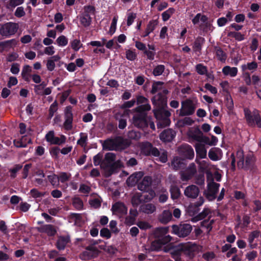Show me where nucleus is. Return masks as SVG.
Returning <instances> with one entry per match:
<instances>
[{"label": "nucleus", "mask_w": 261, "mask_h": 261, "mask_svg": "<svg viewBox=\"0 0 261 261\" xmlns=\"http://www.w3.org/2000/svg\"><path fill=\"white\" fill-rule=\"evenodd\" d=\"M227 36L230 37H233L238 41H241L245 39L244 35L241 34L240 32H229Z\"/></svg>", "instance_id": "3c124183"}, {"label": "nucleus", "mask_w": 261, "mask_h": 261, "mask_svg": "<svg viewBox=\"0 0 261 261\" xmlns=\"http://www.w3.org/2000/svg\"><path fill=\"white\" fill-rule=\"evenodd\" d=\"M204 42L205 39L203 37L201 36L197 37L193 44L192 48L194 52L200 53L202 46Z\"/></svg>", "instance_id": "b1692460"}, {"label": "nucleus", "mask_w": 261, "mask_h": 261, "mask_svg": "<svg viewBox=\"0 0 261 261\" xmlns=\"http://www.w3.org/2000/svg\"><path fill=\"white\" fill-rule=\"evenodd\" d=\"M165 69V66L164 65H158L154 67L152 73L154 76H158L163 74Z\"/></svg>", "instance_id": "8fccbe9b"}, {"label": "nucleus", "mask_w": 261, "mask_h": 261, "mask_svg": "<svg viewBox=\"0 0 261 261\" xmlns=\"http://www.w3.org/2000/svg\"><path fill=\"white\" fill-rule=\"evenodd\" d=\"M171 198L173 200H177L180 198L181 193L179 188L177 186H171L170 189Z\"/></svg>", "instance_id": "e433bc0d"}, {"label": "nucleus", "mask_w": 261, "mask_h": 261, "mask_svg": "<svg viewBox=\"0 0 261 261\" xmlns=\"http://www.w3.org/2000/svg\"><path fill=\"white\" fill-rule=\"evenodd\" d=\"M123 167V163L120 160H117L112 164L106 165V176L109 177L114 173H117L119 169Z\"/></svg>", "instance_id": "4468645a"}, {"label": "nucleus", "mask_w": 261, "mask_h": 261, "mask_svg": "<svg viewBox=\"0 0 261 261\" xmlns=\"http://www.w3.org/2000/svg\"><path fill=\"white\" fill-rule=\"evenodd\" d=\"M195 150L197 156H199L200 159L206 158V150L202 145L200 144H196L195 145Z\"/></svg>", "instance_id": "f704fd0d"}, {"label": "nucleus", "mask_w": 261, "mask_h": 261, "mask_svg": "<svg viewBox=\"0 0 261 261\" xmlns=\"http://www.w3.org/2000/svg\"><path fill=\"white\" fill-rule=\"evenodd\" d=\"M170 242V239L169 237H166L162 240L155 239L153 241L150 247L148 248L149 252L151 251H160L163 250L164 246Z\"/></svg>", "instance_id": "1a4fd4ad"}, {"label": "nucleus", "mask_w": 261, "mask_h": 261, "mask_svg": "<svg viewBox=\"0 0 261 261\" xmlns=\"http://www.w3.org/2000/svg\"><path fill=\"white\" fill-rule=\"evenodd\" d=\"M163 251L165 252H169L175 261H182L180 256L183 254L182 243L178 245L169 244L164 247Z\"/></svg>", "instance_id": "39448f33"}, {"label": "nucleus", "mask_w": 261, "mask_h": 261, "mask_svg": "<svg viewBox=\"0 0 261 261\" xmlns=\"http://www.w3.org/2000/svg\"><path fill=\"white\" fill-rule=\"evenodd\" d=\"M255 157L252 154H248L245 158V170H252L255 163Z\"/></svg>", "instance_id": "c756f323"}, {"label": "nucleus", "mask_w": 261, "mask_h": 261, "mask_svg": "<svg viewBox=\"0 0 261 261\" xmlns=\"http://www.w3.org/2000/svg\"><path fill=\"white\" fill-rule=\"evenodd\" d=\"M257 67V63L255 61H252L251 62L248 63L246 64L242 65L241 68L243 72H245L247 70H248L253 72L254 71L256 70Z\"/></svg>", "instance_id": "473e14b6"}, {"label": "nucleus", "mask_w": 261, "mask_h": 261, "mask_svg": "<svg viewBox=\"0 0 261 261\" xmlns=\"http://www.w3.org/2000/svg\"><path fill=\"white\" fill-rule=\"evenodd\" d=\"M132 121L134 126L139 128L143 129L148 126V117L147 115L136 113L133 117Z\"/></svg>", "instance_id": "6e6552de"}, {"label": "nucleus", "mask_w": 261, "mask_h": 261, "mask_svg": "<svg viewBox=\"0 0 261 261\" xmlns=\"http://www.w3.org/2000/svg\"><path fill=\"white\" fill-rule=\"evenodd\" d=\"M155 210L156 207L152 203L143 204L140 206V211L147 214H151Z\"/></svg>", "instance_id": "c85d7f7f"}, {"label": "nucleus", "mask_w": 261, "mask_h": 261, "mask_svg": "<svg viewBox=\"0 0 261 261\" xmlns=\"http://www.w3.org/2000/svg\"><path fill=\"white\" fill-rule=\"evenodd\" d=\"M146 192H148V193L142 194V200L143 202L150 201L155 196V192L153 190H149V191Z\"/></svg>", "instance_id": "a18cd8bd"}, {"label": "nucleus", "mask_w": 261, "mask_h": 261, "mask_svg": "<svg viewBox=\"0 0 261 261\" xmlns=\"http://www.w3.org/2000/svg\"><path fill=\"white\" fill-rule=\"evenodd\" d=\"M238 72V68L234 67L225 66L222 68V73L226 76L229 75L231 77H234L237 75Z\"/></svg>", "instance_id": "cd10ccee"}, {"label": "nucleus", "mask_w": 261, "mask_h": 261, "mask_svg": "<svg viewBox=\"0 0 261 261\" xmlns=\"http://www.w3.org/2000/svg\"><path fill=\"white\" fill-rule=\"evenodd\" d=\"M178 150L180 156L184 159L192 160L194 157V151L192 146L188 144H184L180 145Z\"/></svg>", "instance_id": "9d476101"}, {"label": "nucleus", "mask_w": 261, "mask_h": 261, "mask_svg": "<svg viewBox=\"0 0 261 261\" xmlns=\"http://www.w3.org/2000/svg\"><path fill=\"white\" fill-rule=\"evenodd\" d=\"M130 145L129 141L122 137L117 136L113 139H108L104 142L103 147L109 150L124 149Z\"/></svg>", "instance_id": "f257e3e1"}, {"label": "nucleus", "mask_w": 261, "mask_h": 261, "mask_svg": "<svg viewBox=\"0 0 261 261\" xmlns=\"http://www.w3.org/2000/svg\"><path fill=\"white\" fill-rule=\"evenodd\" d=\"M183 248V254L192 259L199 252V247L195 243L188 242L182 243Z\"/></svg>", "instance_id": "0eeeda50"}, {"label": "nucleus", "mask_w": 261, "mask_h": 261, "mask_svg": "<svg viewBox=\"0 0 261 261\" xmlns=\"http://www.w3.org/2000/svg\"><path fill=\"white\" fill-rule=\"evenodd\" d=\"M48 179L54 187H58L59 185L58 176L53 174L47 176Z\"/></svg>", "instance_id": "4d7b16f0"}, {"label": "nucleus", "mask_w": 261, "mask_h": 261, "mask_svg": "<svg viewBox=\"0 0 261 261\" xmlns=\"http://www.w3.org/2000/svg\"><path fill=\"white\" fill-rule=\"evenodd\" d=\"M126 58L127 60L133 61L136 59L137 54L131 49H127L126 51Z\"/></svg>", "instance_id": "338daca9"}, {"label": "nucleus", "mask_w": 261, "mask_h": 261, "mask_svg": "<svg viewBox=\"0 0 261 261\" xmlns=\"http://www.w3.org/2000/svg\"><path fill=\"white\" fill-rule=\"evenodd\" d=\"M130 216L126 218L125 221L127 223L133 224L135 220V218L138 216V213L137 209L130 208L129 210Z\"/></svg>", "instance_id": "79ce46f5"}, {"label": "nucleus", "mask_w": 261, "mask_h": 261, "mask_svg": "<svg viewBox=\"0 0 261 261\" xmlns=\"http://www.w3.org/2000/svg\"><path fill=\"white\" fill-rule=\"evenodd\" d=\"M64 118L65 121L63 123L64 129L66 130H71L73 127V114L71 106H68L66 107L64 111Z\"/></svg>", "instance_id": "f8f14e48"}, {"label": "nucleus", "mask_w": 261, "mask_h": 261, "mask_svg": "<svg viewBox=\"0 0 261 261\" xmlns=\"http://www.w3.org/2000/svg\"><path fill=\"white\" fill-rule=\"evenodd\" d=\"M100 236L102 237L109 239L111 237V232L110 230L106 227L102 228L100 231Z\"/></svg>", "instance_id": "69168bd1"}, {"label": "nucleus", "mask_w": 261, "mask_h": 261, "mask_svg": "<svg viewBox=\"0 0 261 261\" xmlns=\"http://www.w3.org/2000/svg\"><path fill=\"white\" fill-rule=\"evenodd\" d=\"M195 69L196 72L200 75H205L207 72V67L201 63L196 65Z\"/></svg>", "instance_id": "864d4df0"}, {"label": "nucleus", "mask_w": 261, "mask_h": 261, "mask_svg": "<svg viewBox=\"0 0 261 261\" xmlns=\"http://www.w3.org/2000/svg\"><path fill=\"white\" fill-rule=\"evenodd\" d=\"M58 102L56 100L50 106L49 108V114H48V117L49 118H51L55 113L57 112L58 110Z\"/></svg>", "instance_id": "bf43d9fd"}, {"label": "nucleus", "mask_w": 261, "mask_h": 261, "mask_svg": "<svg viewBox=\"0 0 261 261\" xmlns=\"http://www.w3.org/2000/svg\"><path fill=\"white\" fill-rule=\"evenodd\" d=\"M211 212L210 210L208 208L205 207L202 212L200 213L194 219H196V221H199L205 218Z\"/></svg>", "instance_id": "6e6d98bb"}, {"label": "nucleus", "mask_w": 261, "mask_h": 261, "mask_svg": "<svg viewBox=\"0 0 261 261\" xmlns=\"http://www.w3.org/2000/svg\"><path fill=\"white\" fill-rule=\"evenodd\" d=\"M111 210L113 213L125 215L127 214V208L123 202H116L113 204Z\"/></svg>", "instance_id": "4be33fe9"}, {"label": "nucleus", "mask_w": 261, "mask_h": 261, "mask_svg": "<svg viewBox=\"0 0 261 261\" xmlns=\"http://www.w3.org/2000/svg\"><path fill=\"white\" fill-rule=\"evenodd\" d=\"M24 2V0H9L6 5V8L8 9H12L22 4Z\"/></svg>", "instance_id": "de8ad7c7"}, {"label": "nucleus", "mask_w": 261, "mask_h": 261, "mask_svg": "<svg viewBox=\"0 0 261 261\" xmlns=\"http://www.w3.org/2000/svg\"><path fill=\"white\" fill-rule=\"evenodd\" d=\"M99 254L92 252L84 251L81 254V258L83 260H90L98 256Z\"/></svg>", "instance_id": "a19ab883"}, {"label": "nucleus", "mask_w": 261, "mask_h": 261, "mask_svg": "<svg viewBox=\"0 0 261 261\" xmlns=\"http://www.w3.org/2000/svg\"><path fill=\"white\" fill-rule=\"evenodd\" d=\"M175 10L173 8H169L167 10L164 11L162 14V19L164 21H167L171 17V15L174 13Z\"/></svg>", "instance_id": "09e8293b"}, {"label": "nucleus", "mask_w": 261, "mask_h": 261, "mask_svg": "<svg viewBox=\"0 0 261 261\" xmlns=\"http://www.w3.org/2000/svg\"><path fill=\"white\" fill-rule=\"evenodd\" d=\"M160 120L157 124L158 127H160L162 128L165 127L167 126H169L170 124V120L169 118H160Z\"/></svg>", "instance_id": "0e129e2a"}, {"label": "nucleus", "mask_w": 261, "mask_h": 261, "mask_svg": "<svg viewBox=\"0 0 261 261\" xmlns=\"http://www.w3.org/2000/svg\"><path fill=\"white\" fill-rule=\"evenodd\" d=\"M153 111L154 115L156 118H169L171 115L170 112L165 110V108L154 109Z\"/></svg>", "instance_id": "393cba45"}, {"label": "nucleus", "mask_w": 261, "mask_h": 261, "mask_svg": "<svg viewBox=\"0 0 261 261\" xmlns=\"http://www.w3.org/2000/svg\"><path fill=\"white\" fill-rule=\"evenodd\" d=\"M140 173L136 172L130 176H129L127 180L126 183L128 186H134L138 181L139 178L141 177L140 176Z\"/></svg>", "instance_id": "c9c22d12"}, {"label": "nucleus", "mask_w": 261, "mask_h": 261, "mask_svg": "<svg viewBox=\"0 0 261 261\" xmlns=\"http://www.w3.org/2000/svg\"><path fill=\"white\" fill-rule=\"evenodd\" d=\"M18 41L16 39H12L9 40L0 42V46H2L4 50H7L15 46Z\"/></svg>", "instance_id": "7c9ffc66"}, {"label": "nucleus", "mask_w": 261, "mask_h": 261, "mask_svg": "<svg viewBox=\"0 0 261 261\" xmlns=\"http://www.w3.org/2000/svg\"><path fill=\"white\" fill-rule=\"evenodd\" d=\"M151 110V106L149 103H147L143 105H138V107L135 108L134 111L136 114H141L144 115H147V112Z\"/></svg>", "instance_id": "bb28decb"}, {"label": "nucleus", "mask_w": 261, "mask_h": 261, "mask_svg": "<svg viewBox=\"0 0 261 261\" xmlns=\"http://www.w3.org/2000/svg\"><path fill=\"white\" fill-rule=\"evenodd\" d=\"M66 139V137L63 135H62L60 138L55 136L51 144L60 145L65 142Z\"/></svg>", "instance_id": "13d9d810"}, {"label": "nucleus", "mask_w": 261, "mask_h": 261, "mask_svg": "<svg viewBox=\"0 0 261 261\" xmlns=\"http://www.w3.org/2000/svg\"><path fill=\"white\" fill-rule=\"evenodd\" d=\"M169 93V90L164 88L151 98L152 103L155 109L167 107V95Z\"/></svg>", "instance_id": "7ed1b4c3"}, {"label": "nucleus", "mask_w": 261, "mask_h": 261, "mask_svg": "<svg viewBox=\"0 0 261 261\" xmlns=\"http://www.w3.org/2000/svg\"><path fill=\"white\" fill-rule=\"evenodd\" d=\"M18 28V24L13 22L0 24V35L5 38L10 37L16 33Z\"/></svg>", "instance_id": "20e7f679"}, {"label": "nucleus", "mask_w": 261, "mask_h": 261, "mask_svg": "<svg viewBox=\"0 0 261 261\" xmlns=\"http://www.w3.org/2000/svg\"><path fill=\"white\" fill-rule=\"evenodd\" d=\"M158 21L157 20L152 19L150 20L146 27V30L150 33L152 32L155 29L156 26L158 25Z\"/></svg>", "instance_id": "052dcab7"}, {"label": "nucleus", "mask_w": 261, "mask_h": 261, "mask_svg": "<svg viewBox=\"0 0 261 261\" xmlns=\"http://www.w3.org/2000/svg\"><path fill=\"white\" fill-rule=\"evenodd\" d=\"M116 159V154L112 152H108L105 154V160L106 162V165H109L114 162Z\"/></svg>", "instance_id": "5fc2aeb1"}, {"label": "nucleus", "mask_w": 261, "mask_h": 261, "mask_svg": "<svg viewBox=\"0 0 261 261\" xmlns=\"http://www.w3.org/2000/svg\"><path fill=\"white\" fill-rule=\"evenodd\" d=\"M245 118L248 125L250 127L261 128V116L259 111L254 109L251 112L248 108L244 109Z\"/></svg>", "instance_id": "f03ea898"}, {"label": "nucleus", "mask_w": 261, "mask_h": 261, "mask_svg": "<svg viewBox=\"0 0 261 261\" xmlns=\"http://www.w3.org/2000/svg\"><path fill=\"white\" fill-rule=\"evenodd\" d=\"M187 164L186 160L177 156L174 158L171 162V165L175 170L185 169L186 168Z\"/></svg>", "instance_id": "412c9836"}, {"label": "nucleus", "mask_w": 261, "mask_h": 261, "mask_svg": "<svg viewBox=\"0 0 261 261\" xmlns=\"http://www.w3.org/2000/svg\"><path fill=\"white\" fill-rule=\"evenodd\" d=\"M95 12V8L93 6L87 5L84 7V12L83 14H86L87 15H90V14H94Z\"/></svg>", "instance_id": "680f3d73"}, {"label": "nucleus", "mask_w": 261, "mask_h": 261, "mask_svg": "<svg viewBox=\"0 0 261 261\" xmlns=\"http://www.w3.org/2000/svg\"><path fill=\"white\" fill-rule=\"evenodd\" d=\"M203 136L202 131L198 127L194 128L192 132L190 137L194 140L199 142Z\"/></svg>", "instance_id": "37998d69"}, {"label": "nucleus", "mask_w": 261, "mask_h": 261, "mask_svg": "<svg viewBox=\"0 0 261 261\" xmlns=\"http://www.w3.org/2000/svg\"><path fill=\"white\" fill-rule=\"evenodd\" d=\"M152 179L151 176H145L142 180L138 183V189L141 191H148L151 189Z\"/></svg>", "instance_id": "2eb2a0df"}, {"label": "nucleus", "mask_w": 261, "mask_h": 261, "mask_svg": "<svg viewBox=\"0 0 261 261\" xmlns=\"http://www.w3.org/2000/svg\"><path fill=\"white\" fill-rule=\"evenodd\" d=\"M70 242V237L69 235L60 236L58 237L56 243V247L59 250H64L67 244Z\"/></svg>", "instance_id": "aec40b11"}, {"label": "nucleus", "mask_w": 261, "mask_h": 261, "mask_svg": "<svg viewBox=\"0 0 261 261\" xmlns=\"http://www.w3.org/2000/svg\"><path fill=\"white\" fill-rule=\"evenodd\" d=\"M176 133L171 128L164 130L159 136L160 140L164 142H170L175 138Z\"/></svg>", "instance_id": "f3484780"}, {"label": "nucleus", "mask_w": 261, "mask_h": 261, "mask_svg": "<svg viewBox=\"0 0 261 261\" xmlns=\"http://www.w3.org/2000/svg\"><path fill=\"white\" fill-rule=\"evenodd\" d=\"M220 185L214 181H212L207 185V191H205L204 194L206 197L210 200H214L216 198V194L219 191Z\"/></svg>", "instance_id": "ddd939ff"}, {"label": "nucleus", "mask_w": 261, "mask_h": 261, "mask_svg": "<svg viewBox=\"0 0 261 261\" xmlns=\"http://www.w3.org/2000/svg\"><path fill=\"white\" fill-rule=\"evenodd\" d=\"M131 202L134 207H137L140 204L142 203V194L136 193L134 195L132 198Z\"/></svg>", "instance_id": "49530a36"}, {"label": "nucleus", "mask_w": 261, "mask_h": 261, "mask_svg": "<svg viewBox=\"0 0 261 261\" xmlns=\"http://www.w3.org/2000/svg\"><path fill=\"white\" fill-rule=\"evenodd\" d=\"M31 71V67L29 65H27L23 66L21 71V76L25 81L28 82L30 81V77L31 76V75L29 73Z\"/></svg>", "instance_id": "ea45409f"}, {"label": "nucleus", "mask_w": 261, "mask_h": 261, "mask_svg": "<svg viewBox=\"0 0 261 261\" xmlns=\"http://www.w3.org/2000/svg\"><path fill=\"white\" fill-rule=\"evenodd\" d=\"M73 206L77 210H81L83 207V202L79 197H74L72 200Z\"/></svg>", "instance_id": "603ef678"}, {"label": "nucleus", "mask_w": 261, "mask_h": 261, "mask_svg": "<svg viewBox=\"0 0 261 261\" xmlns=\"http://www.w3.org/2000/svg\"><path fill=\"white\" fill-rule=\"evenodd\" d=\"M216 257L214 252H206L202 254V258L206 261H212Z\"/></svg>", "instance_id": "774afa93"}, {"label": "nucleus", "mask_w": 261, "mask_h": 261, "mask_svg": "<svg viewBox=\"0 0 261 261\" xmlns=\"http://www.w3.org/2000/svg\"><path fill=\"white\" fill-rule=\"evenodd\" d=\"M56 42L59 46H64L68 44V39L65 36L61 35L57 39Z\"/></svg>", "instance_id": "e2e57ef3"}, {"label": "nucleus", "mask_w": 261, "mask_h": 261, "mask_svg": "<svg viewBox=\"0 0 261 261\" xmlns=\"http://www.w3.org/2000/svg\"><path fill=\"white\" fill-rule=\"evenodd\" d=\"M222 155V150L218 147L212 148L208 151V158L213 161H217L221 159L219 156Z\"/></svg>", "instance_id": "5701e85b"}, {"label": "nucleus", "mask_w": 261, "mask_h": 261, "mask_svg": "<svg viewBox=\"0 0 261 261\" xmlns=\"http://www.w3.org/2000/svg\"><path fill=\"white\" fill-rule=\"evenodd\" d=\"M169 231L168 227H161L156 228L153 232V235L155 239L162 240L166 237H169L170 242L172 240V237L167 234Z\"/></svg>", "instance_id": "dca6fc26"}, {"label": "nucleus", "mask_w": 261, "mask_h": 261, "mask_svg": "<svg viewBox=\"0 0 261 261\" xmlns=\"http://www.w3.org/2000/svg\"><path fill=\"white\" fill-rule=\"evenodd\" d=\"M192 230V226L188 223H180L172 226V232L179 238L188 236Z\"/></svg>", "instance_id": "423d86ee"}, {"label": "nucleus", "mask_w": 261, "mask_h": 261, "mask_svg": "<svg viewBox=\"0 0 261 261\" xmlns=\"http://www.w3.org/2000/svg\"><path fill=\"white\" fill-rule=\"evenodd\" d=\"M79 19L81 25L85 28H88L91 24L92 17L90 15L82 14L80 16Z\"/></svg>", "instance_id": "2f4dec72"}, {"label": "nucleus", "mask_w": 261, "mask_h": 261, "mask_svg": "<svg viewBox=\"0 0 261 261\" xmlns=\"http://www.w3.org/2000/svg\"><path fill=\"white\" fill-rule=\"evenodd\" d=\"M43 231L46 233L48 236L53 237L56 233L57 230L55 229L54 226L48 224L43 226L42 228Z\"/></svg>", "instance_id": "58836bf2"}, {"label": "nucleus", "mask_w": 261, "mask_h": 261, "mask_svg": "<svg viewBox=\"0 0 261 261\" xmlns=\"http://www.w3.org/2000/svg\"><path fill=\"white\" fill-rule=\"evenodd\" d=\"M196 173V168L194 163H191L186 169L181 173V179L187 181L191 179Z\"/></svg>", "instance_id": "a211bd4d"}, {"label": "nucleus", "mask_w": 261, "mask_h": 261, "mask_svg": "<svg viewBox=\"0 0 261 261\" xmlns=\"http://www.w3.org/2000/svg\"><path fill=\"white\" fill-rule=\"evenodd\" d=\"M164 84L163 82L154 81L152 85V88L150 93L152 94H155L158 91L163 90L162 86Z\"/></svg>", "instance_id": "c03bdc74"}, {"label": "nucleus", "mask_w": 261, "mask_h": 261, "mask_svg": "<svg viewBox=\"0 0 261 261\" xmlns=\"http://www.w3.org/2000/svg\"><path fill=\"white\" fill-rule=\"evenodd\" d=\"M199 193V189L195 185H192L186 188L184 191L185 195L188 198H196Z\"/></svg>", "instance_id": "6ab92c4d"}, {"label": "nucleus", "mask_w": 261, "mask_h": 261, "mask_svg": "<svg viewBox=\"0 0 261 261\" xmlns=\"http://www.w3.org/2000/svg\"><path fill=\"white\" fill-rule=\"evenodd\" d=\"M214 51L217 59L222 63H225L227 55L222 49L219 46H216L214 47Z\"/></svg>", "instance_id": "a878e982"}, {"label": "nucleus", "mask_w": 261, "mask_h": 261, "mask_svg": "<svg viewBox=\"0 0 261 261\" xmlns=\"http://www.w3.org/2000/svg\"><path fill=\"white\" fill-rule=\"evenodd\" d=\"M195 110V107L192 100H187L185 101H182L179 116H185L191 115L194 114Z\"/></svg>", "instance_id": "9b49d317"}, {"label": "nucleus", "mask_w": 261, "mask_h": 261, "mask_svg": "<svg viewBox=\"0 0 261 261\" xmlns=\"http://www.w3.org/2000/svg\"><path fill=\"white\" fill-rule=\"evenodd\" d=\"M152 144L149 142H142L141 144V152L145 155H150V151Z\"/></svg>", "instance_id": "72a5a7b5"}, {"label": "nucleus", "mask_w": 261, "mask_h": 261, "mask_svg": "<svg viewBox=\"0 0 261 261\" xmlns=\"http://www.w3.org/2000/svg\"><path fill=\"white\" fill-rule=\"evenodd\" d=\"M172 218V214L169 211H164L160 217V221L163 224H167Z\"/></svg>", "instance_id": "4c0bfd02"}]
</instances>
